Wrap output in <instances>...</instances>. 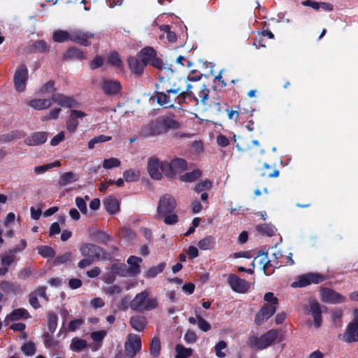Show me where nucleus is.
Returning <instances> with one entry per match:
<instances>
[{
    "label": "nucleus",
    "mask_w": 358,
    "mask_h": 358,
    "mask_svg": "<svg viewBox=\"0 0 358 358\" xmlns=\"http://www.w3.org/2000/svg\"><path fill=\"white\" fill-rule=\"evenodd\" d=\"M180 124L166 115L159 116L141 127L139 136L143 138L159 136L166 134L170 129H178Z\"/></svg>",
    "instance_id": "f257e3e1"
},
{
    "label": "nucleus",
    "mask_w": 358,
    "mask_h": 358,
    "mask_svg": "<svg viewBox=\"0 0 358 358\" xmlns=\"http://www.w3.org/2000/svg\"><path fill=\"white\" fill-rule=\"evenodd\" d=\"M268 303L264 305L255 316V322L260 325L271 317L276 310L278 299L273 296V292H266L264 296Z\"/></svg>",
    "instance_id": "f03ea898"
},
{
    "label": "nucleus",
    "mask_w": 358,
    "mask_h": 358,
    "mask_svg": "<svg viewBox=\"0 0 358 358\" xmlns=\"http://www.w3.org/2000/svg\"><path fill=\"white\" fill-rule=\"evenodd\" d=\"M187 169V162L185 159L175 157L170 162L162 161L161 171L163 174L170 179L176 178L178 173H180Z\"/></svg>",
    "instance_id": "7ed1b4c3"
},
{
    "label": "nucleus",
    "mask_w": 358,
    "mask_h": 358,
    "mask_svg": "<svg viewBox=\"0 0 358 358\" xmlns=\"http://www.w3.org/2000/svg\"><path fill=\"white\" fill-rule=\"evenodd\" d=\"M157 102L162 106L166 108H174V102L181 106L182 103H187V92H180L173 99L171 95L166 94L164 92L155 91Z\"/></svg>",
    "instance_id": "20e7f679"
},
{
    "label": "nucleus",
    "mask_w": 358,
    "mask_h": 358,
    "mask_svg": "<svg viewBox=\"0 0 358 358\" xmlns=\"http://www.w3.org/2000/svg\"><path fill=\"white\" fill-rule=\"evenodd\" d=\"M327 279L326 275L320 273L308 272L297 277L296 280L291 284L293 288H302L312 284H319Z\"/></svg>",
    "instance_id": "39448f33"
},
{
    "label": "nucleus",
    "mask_w": 358,
    "mask_h": 358,
    "mask_svg": "<svg viewBox=\"0 0 358 358\" xmlns=\"http://www.w3.org/2000/svg\"><path fill=\"white\" fill-rule=\"evenodd\" d=\"M157 306V299L149 298L147 292L138 293L130 303L131 309L141 312L150 310L155 308Z\"/></svg>",
    "instance_id": "423d86ee"
},
{
    "label": "nucleus",
    "mask_w": 358,
    "mask_h": 358,
    "mask_svg": "<svg viewBox=\"0 0 358 358\" xmlns=\"http://www.w3.org/2000/svg\"><path fill=\"white\" fill-rule=\"evenodd\" d=\"M303 309L306 314L313 317L314 327L317 329L320 327L322 323V314L326 312L327 308L320 306L315 299H310L308 303L303 306Z\"/></svg>",
    "instance_id": "0eeeda50"
},
{
    "label": "nucleus",
    "mask_w": 358,
    "mask_h": 358,
    "mask_svg": "<svg viewBox=\"0 0 358 358\" xmlns=\"http://www.w3.org/2000/svg\"><path fill=\"white\" fill-rule=\"evenodd\" d=\"M278 332L271 329L259 338L252 336L249 338V344L252 347H256L259 350H263L270 346L277 338Z\"/></svg>",
    "instance_id": "6e6552de"
},
{
    "label": "nucleus",
    "mask_w": 358,
    "mask_h": 358,
    "mask_svg": "<svg viewBox=\"0 0 358 358\" xmlns=\"http://www.w3.org/2000/svg\"><path fill=\"white\" fill-rule=\"evenodd\" d=\"M100 87L103 94L108 96H115L122 93V84L116 79L103 78L101 80Z\"/></svg>",
    "instance_id": "1a4fd4ad"
},
{
    "label": "nucleus",
    "mask_w": 358,
    "mask_h": 358,
    "mask_svg": "<svg viewBox=\"0 0 358 358\" xmlns=\"http://www.w3.org/2000/svg\"><path fill=\"white\" fill-rule=\"evenodd\" d=\"M176 201L171 194H166L162 196L158 201L157 215L164 216L174 212L176 208Z\"/></svg>",
    "instance_id": "9d476101"
},
{
    "label": "nucleus",
    "mask_w": 358,
    "mask_h": 358,
    "mask_svg": "<svg viewBox=\"0 0 358 358\" xmlns=\"http://www.w3.org/2000/svg\"><path fill=\"white\" fill-rule=\"evenodd\" d=\"M141 349V340L138 335L129 334L124 343V353L129 358H133Z\"/></svg>",
    "instance_id": "9b49d317"
},
{
    "label": "nucleus",
    "mask_w": 358,
    "mask_h": 358,
    "mask_svg": "<svg viewBox=\"0 0 358 358\" xmlns=\"http://www.w3.org/2000/svg\"><path fill=\"white\" fill-rule=\"evenodd\" d=\"M94 38V34L80 29H70V41L83 46H90V39Z\"/></svg>",
    "instance_id": "f8f14e48"
},
{
    "label": "nucleus",
    "mask_w": 358,
    "mask_h": 358,
    "mask_svg": "<svg viewBox=\"0 0 358 358\" xmlns=\"http://www.w3.org/2000/svg\"><path fill=\"white\" fill-rule=\"evenodd\" d=\"M28 76V69L25 64H22L16 69L13 78L15 88L18 92L25 90Z\"/></svg>",
    "instance_id": "ddd939ff"
},
{
    "label": "nucleus",
    "mask_w": 358,
    "mask_h": 358,
    "mask_svg": "<svg viewBox=\"0 0 358 358\" xmlns=\"http://www.w3.org/2000/svg\"><path fill=\"white\" fill-rule=\"evenodd\" d=\"M353 320L350 322L343 335V340L347 343L358 341V310L353 311Z\"/></svg>",
    "instance_id": "4468645a"
},
{
    "label": "nucleus",
    "mask_w": 358,
    "mask_h": 358,
    "mask_svg": "<svg viewBox=\"0 0 358 358\" xmlns=\"http://www.w3.org/2000/svg\"><path fill=\"white\" fill-rule=\"evenodd\" d=\"M80 251L84 257L95 261L100 259L103 250L101 247L92 243H84L80 247Z\"/></svg>",
    "instance_id": "2eb2a0df"
},
{
    "label": "nucleus",
    "mask_w": 358,
    "mask_h": 358,
    "mask_svg": "<svg viewBox=\"0 0 358 358\" xmlns=\"http://www.w3.org/2000/svg\"><path fill=\"white\" fill-rule=\"evenodd\" d=\"M157 90H162V92H164L166 94L170 95L173 94L176 95L180 92L182 91V87L176 83L171 85V87H167V79L165 76H159V83L156 84Z\"/></svg>",
    "instance_id": "dca6fc26"
},
{
    "label": "nucleus",
    "mask_w": 358,
    "mask_h": 358,
    "mask_svg": "<svg viewBox=\"0 0 358 358\" xmlns=\"http://www.w3.org/2000/svg\"><path fill=\"white\" fill-rule=\"evenodd\" d=\"M162 162L157 157H151L148 160V172L150 176L154 180H161L162 178V172L161 173L159 169H161Z\"/></svg>",
    "instance_id": "f3484780"
},
{
    "label": "nucleus",
    "mask_w": 358,
    "mask_h": 358,
    "mask_svg": "<svg viewBox=\"0 0 358 358\" xmlns=\"http://www.w3.org/2000/svg\"><path fill=\"white\" fill-rule=\"evenodd\" d=\"M52 101L66 108H71L78 106V102L72 96L60 93H54L52 95Z\"/></svg>",
    "instance_id": "a211bd4d"
},
{
    "label": "nucleus",
    "mask_w": 358,
    "mask_h": 358,
    "mask_svg": "<svg viewBox=\"0 0 358 358\" xmlns=\"http://www.w3.org/2000/svg\"><path fill=\"white\" fill-rule=\"evenodd\" d=\"M227 282L233 291H248L249 289V283L235 274L229 275Z\"/></svg>",
    "instance_id": "6ab92c4d"
},
{
    "label": "nucleus",
    "mask_w": 358,
    "mask_h": 358,
    "mask_svg": "<svg viewBox=\"0 0 358 358\" xmlns=\"http://www.w3.org/2000/svg\"><path fill=\"white\" fill-rule=\"evenodd\" d=\"M87 114L81 110H71V114L66 120V129L70 133H73L77 129L79 122L78 118L85 117Z\"/></svg>",
    "instance_id": "aec40b11"
},
{
    "label": "nucleus",
    "mask_w": 358,
    "mask_h": 358,
    "mask_svg": "<svg viewBox=\"0 0 358 358\" xmlns=\"http://www.w3.org/2000/svg\"><path fill=\"white\" fill-rule=\"evenodd\" d=\"M48 133L45 131H36L31 134L24 140V143L29 146H37L46 142Z\"/></svg>",
    "instance_id": "412c9836"
},
{
    "label": "nucleus",
    "mask_w": 358,
    "mask_h": 358,
    "mask_svg": "<svg viewBox=\"0 0 358 358\" xmlns=\"http://www.w3.org/2000/svg\"><path fill=\"white\" fill-rule=\"evenodd\" d=\"M128 65L130 71L137 77H140L146 66L142 61L136 57H130L128 59Z\"/></svg>",
    "instance_id": "4be33fe9"
},
{
    "label": "nucleus",
    "mask_w": 358,
    "mask_h": 358,
    "mask_svg": "<svg viewBox=\"0 0 358 358\" xmlns=\"http://www.w3.org/2000/svg\"><path fill=\"white\" fill-rule=\"evenodd\" d=\"M29 301L30 305L37 309L48 302V296L46 292H31L29 294Z\"/></svg>",
    "instance_id": "5701e85b"
},
{
    "label": "nucleus",
    "mask_w": 358,
    "mask_h": 358,
    "mask_svg": "<svg viewBox=\"0 0 358 358\" xmlns=\"http://www.w3.org/2000/svg\"><path fill=\"white\" fill-rule=\"evenodd\" d=\"M142 261L141 257L134 255L130 256L127 259V263L129 265L128 268L130 272V277H136L141 273L140 263Z\"/></svg>",
    "instance_id": "b1692460"
},
{
    "label": "nucleus",
    "mask_w": 358,
    "mask_h": 358,
    "mask_svg": "<svg viewBox=\"0 0 358 358\" xmlns=\"http://www.w3.org/2000/svg\"><path fill=\"white\" fill-rule=\"evenodd\" d=\"M156 54L157 52L153 48L147 46L141 50L137 54V57L147 66L150 64L152 59L156 56Z\"/></svg>",
    "instance_id": "393cba45"
},
{
    "label": "nucleus",
    "mask_w": 358,
    "mask_h": 358,
    "mask_svg": "<svg viewBox=\"0 0 358 358\" xmlns=\"http://www.w3.org/2000/svg\"><path fill=\"white\" fill-rule=\"evenodd\" d=\"M85 59V52L76 47H70L63 55L64 60H70V59L83 60Z\"/></svg>",
    "instance_id": "a878e982"
},
{
    "label": "nucleus",
    "mask_w": 358,
    "mask_h": 358,
    "mask_svg": "<svg viewBox=\"0 0 358 358\" xmlns=\"http://www.w3.org/2000/svg\"><path fill=\"white\" fill-rule=\"evenodd\" d=\"M103 204L106 210L110 215L117 213L120 210V202L115 196H109L107 197L105 199Z\"/></svg>",
    "instance_id": "bb28decb"
},
{
    "label": "nucleus",
    "mask_w": 358,
    "mask_h": 358,
    "mask_svg": "<svg viewBox=\"0 0 358 358\" xmlns=\"http://www.w3.org/2000/svg\"><path fill=\"white\" fill-rule=\"evenodd\" d=\"M321 299L327 303H340L344 301V296L338 292H322Z\"/></svg>",
    "instance_id": "cd10ccee"
},
{
    "label": "nucleus",
    "mask_w": 358,
    "mask_h": 358,
    "mask_svg": "<svg viewBox=\"0 0 358 358\" xmlns=\"http://www.w3.org/2000/svg\"><path fill=\"white\" fill-rule=\"evenodd\" d=\"M129 322L134 330L137 331H142L146 326L147 320L143 316L135 315L130 318Z\"/></svg>",
    "instance_id": "c85d7f7f"
},
{
    "label": "nucleus",
    "mask_w": 358,
    "mask_h": 358,
    "mask_svg": "<svg viewBox=\"0 0 358 358\" xmlns=\"http://www.w3.org/2000/svg\"><path fill=\"white\" fill-rule=\"evenodd\" d=\"M29 51L31 53H45L49 51V46L43 40H38L29 45Z\"/></svg>",
    "instance_id": "c756f323"
},
{
    "label": "nucleus",
    "mask_w": 358,
    "mask_h": 358,
    "mask_svg": "<svg viewBox=\"0 0 358 358\" xmlns=\"http://www.w3.org/2000/svg\"><path fill=\"white\" fill-rule=\"evenodd\" d=\"M52 105L51 99H35L29 101V106L36 110H43L49 108Z\"/></svg>",
    "instance_id": "7c9ffc66"
},
{
    "label": "nucleus",
    "mask_w": 358,
    "mask_h": 358,
    "mask_svg": "<svg viewBox=\"0 0 358 358\" xmlns=\"http://www.w3.org/2000/svg\"><path fill=\"white\" fill-rule=\"evenodd\" d=\"M77 180H78V176L73 172L69 171L61 175L58 183L59 186L64 187Z\"/></svg>",
    "instance_id": "2f4dec72"
},
{
    "label": "nucleus",
    "mask_w": 358,
    "mask_h": 358,
    "mask_svg": "<svg viewBox=\"0 0 358 358\" xmlns=\"http://www.w3.org/2000/svg\"><path fill=\"white\" fill-rule=\"evenodd\" d=\"M111 269L114 271L115 275L130 277V272L129 271L128 266L122 263H114L111 266Z\"/></svg>",
    "instance_id": "473e14b6"
},
{
    "label": "nucleus",
    "mask_w": 358,
    "mask_h": 358,
    "mask_svg": "<svg viewBox=\"0 0 358 358\" xmlns=\"http://www.w3.org/2000/svg\"><path fill=\"white\" fill-rule=\"evenodd\" d=\"M202 175L200 169H196L191 172L185 173L180 177V180L182 182H191L199 178Z\"/></svg>",
    "instance_id": "72a5a7b5"
},
{
    "label": "nucleus",
    "mask_w": 358,
    "mask_h": 358,
    "mask_svg": "<svg viewBox=\"0 0 358 358\" xmlns=\"http://www.w3.org/2000/svg\"><path fill=\"white\" fill-rule=\"evenodd\" d=\"M260 176L263 178H276L279 176V171L272 169V167L267 163H264L260 169Z\"/></svg>",
    "instance_id": "f704fd0d"
},
{
    "label": "nucleus",
    "mask_w": 358,
    "mask_h": 358,
    "mask_svg": "<svg viewBox=\"0 0 358 358\" xmlns=\"http://www.w3.org/2000/svg\"><path fill=\"white\" fill-rule=\"evenodd\" d=\"M52 39L57 43H64L70 41V29L66 30H57L53 33Z\"/></svg>",
    "instance_id": "c9c22d12"
},
{
    "label": "nucleus",
    "mask_w": 358,
    "mask_h": 358,
    "mask_svg": "<svg viewBox=\"0 0 358 358\" xmlns=\"http://www.w3.org/2000/svg\"><path fill=\"white\" fill-rule=\"evenodd\" d=\"M256 229L261 235L267 236L269 237L273 236L276 231V229L274 226L266 224L257 225Z\"/></svg>",
    "instance_id": "e433bc0d"
},
{
    "label": "nucleus",
    "mask_w": 358,
    "mask_h": 358,
    "mask_svg": "<svg viewBox=\"0 0 358 358\" xmlns=\"http://www.w3.org/2000/svg\"><path fill=\"white\" fill-rule=\"evenodd\" d=\"M161 343L158 337L155 336L151 341L150 353L152 358H157L160 355Z\"/></svg>",
    "instance_id": "4c0bfd02"
},
{
    "label": "nucleus",
    "mask_w": 358,
    "mask_h": 358,
    "mask_svg": "<svg viewBox=\"0 0 358 358\" xmlns=\"http://www.w3.org/2000/svg\"><path fill=\"white\" fill-rule=\"evenodd\" d=\"M140 171L132 169H127L123 173L124 179L127 182H136L140 179Z\"/></svg>",
    "instance_id": "58836bf2"
},
{
    "label": "nucleus",
    "mask_w": 358,
    "mask_h": 358,
    "mask_svg": "<svg viewBox=\"0 0 358 358\" xmlns=\"http://www.w3.org/2000/svg\"><path fill=\"white\" fill-rule=\"evenodd\" d=\"M165 266L166 264L164 262H161L157 266H152L147 270L145 276L148 278H154L162 273L165 268Z\"/></svg>",
    "instance_id": "ea45409f"
},
{
    "label": "nucleus",
    "mask_w": 358,
    "mask_h": 358,
    "mask_svg": "<svg viewBox=\"0 0 358 358\" xmlns=\"http://www.w3.org/2000/svg\"><path fill=\"white\" fill-rule=\"evenodd\" d=\"M213 182L208 179L201 180L196 183L194 187V191L198 194L205 192L212 188Z\"/></svg>",
    "instance_id": "a19ab883"
},
{
    "label": "nucleus",
    "mask_w": 358,
    "mask_h": 358,
    "mask_svg": "<svg viewBox=\"0 0 358 358\" xmlns=\"http://www.w3.org/2000/svg\"><path fill=\"white\" fill-rule=\"evenodd\" d=\"M29 317V313L24 308H17L13 310L8 316L10 320H17L22 318H28Z\"/></svg>",
    "instance_id": "79ce46f5"
},
{
    "label": "nucleus",
    "mask_w": 358,
    "mask_h": 358,
    "mask_svg": "<svg viewBox=\"0 0 358 358\" xmlns=\"http://www.w3.org/2000/svg\"><path fill=\"white\" fill-rule=\"evenodd\" d=\"M61 166V162L59 161H55V162L46 164L42 166H35L34 169V173L37 175L42 174L45 171H48L50 169L54 167H59Z\"/></svg>",
    "instance_id": "37998d69"
},
{
    "label": "nucleus",
    "mask_w": 358,
    "mask_h": 358,
    "mask_svg": "<svg viewBox=\"0 0 358 358\" xmlns=\"http://www.w3.org/2000/svg\"><path fill=\"white\" fill-rule=\"evenodd\" d=\"M214 245L215 239L212 236H208L198 243V247L203 250L211 249Z\"/></svg>",
    "instance_id": "c03bdc74"
},
{
    "label": "nucleus",
    "mask_w": 358,
    "mask_h": 358,
    "mask_svg": "<svg viewBox=\"0 0 358 358\" xmlns=\"http://www.w3.org/2000/svg\"><path fill=\"white\" fill-rule=\"evenodd\" d=\"M176 358H188L192 354L191 348H187L181 344H178L176 347Z\"/></svg>",
    "instance_id": "a18cd8bd"
},
{
    "label": "nucleus",
    "mask_w": 358,
    "mask_h": 358,
    "mask_svg": "<svg viewBox=\"0 0 358 358\" xmlns=\"http://www.w3.org/2000/svg\"><path fill=\"white\" fill-rule=\"evenodd\" d=\"M87 346L86 341L83 339L73 338L71 341L70 348L74 352H80L84 350Z\"/></svg>",
    "instance_id": "49530a36"
},
{
    "label": "nucleus",
    "mask_w": 358,
    "mask_h": 358,
    "mask_svg": "<svg viewBox=\"0 0 358 358\" xmlns=\"http://www.w3.org/2000/svg\"><path fill=\"white\" fill-rule=\"evenodd\" d=\"M160 29L166 34V38L170 43H176L177 41V35L175 31L171 30V27L168 24H164L160 27Z\"/></svg>",
    "instance_id": "de8ad7c7"
},
{
    "label": "nucleus",
    "mask_w": 358,
    "mask_h": 358,
    "mask_svg": "<svg viewBox=\"0 0 358 358\" xmlns=\"http://www.w3.org/2000/svg\"><path fill=\"white\" fill-rule=\"evenodd\" d=\"M209 92L210 90L206 87L205 85H203L200 88L199 96L200 103L203 106H207L208 105V100L209 98Z\"/></svg>",
    "instance_id": "09e8293b"
},
{
    "label": "nucleus",
    "mask_w": 358,
    "mask_h": 358,
    "mask_svg": "<svg viewBox=\"0 0 358 358\" xmlns=\"http://www.w3.org/2000/svg\"><path fill=\"white\" fill-rule=\"evenodd\" d=\"M121 164V162L115 157L109 159H105L103 161V167L106 169H110L115 167H119Z\"/></svg>",
    "instance_id": "8fccbe9b"
},
{
    "label": "nucleus",
    "mask_w": 358,
    "mask_h": 358,
    "mask_svg": "<svg viewBox=\"0 0 358 358\" xmlns=\"http://www.w3.org/2000/svg\"><path fill=\"white\" fill-rule=\"evenodd\" d=\"M38 252L43 257H53L55 255V250L50 246L43 245L38 248Z\"/></svg>",
    "instance_id": "3c124183"
},
{
    "label": "nucleus",
    "mask_w": 358,
    "mask_h": 358,
    "mask_svg": "<svg viewBox=\"0 0 358 358\" xmlns=\"http://www.w3.org/2000/svg\"><path fill=\"white\" fill-rule=\"evenodd\" d=\"M55 82L53 80H49L40 89V94H50L55 92Z\"/></svg>",
    "instance_id": "603ef678"
},
{
    "label": "nucleus",
    "mask_w": 358,
    "mask_h": 358,
    "mask_svg": "<svg viewBox=\"0 0 358 358\" xmlns=\"http://www.w3.org/2000/svg\"><path fill=\"white\" fill-rule=\"evenodd\" d=\"M14 255L2 254L1 255V262L3 267H7L14 262L15 260Z\"/></svg>",
    "instance_id": "864d4df0"
},
{
    "label": "nucleus",
    "mask_w": 358,
    "mask_h": 358,
    "mask_svg": "<svg viewBox=\"0 0 358 358\" xmlns=\"http://www.w3.org/2000/svg\"><path fill=\"white\" fill-rule=\"evenodd\" d=\"M57 327V317L54 313L48 315V329L51 333L55 332Z\"/></svg>",
    "instance_id": "5fc2aeb1"
},
{
    "label": "nucleus",
    "mask_w": 358,
    "mask_h": 358,
    "mask_svg": "<svg viewBox=\"0 0 358 358\" xmlns=\"http://www.w3.org/2000/svg\"><path fill=\"white\" fill-rule=\"evenodd\" d=\"M227 343L224 341H220L215 346V354L219 358H224L225 353L222 352V350L227 348Z\"/></svg>",
    "instance_id": "6e6d98bb"
},
{
    "label": "nucleus",
    "mask_w": 358,
    "mask_h": 358,
    "mask_svg": "<svg viewBox=\"0 0 358 358\" xmlns=\"http://www.w3.org/2000/svg\"><path fill=\"white\" fill-rule=\"evenodd\" d=\"M159 217H163L164 222L168 225L175 224L178 222V217L174 213L167 214L166 215H164V216H159Z\"/></svg>",
    "instance_id": "4d7b16f0"
},
{
    "label": "nucleus",
    "mask_w": 358,
    "mask_h": 358,
    "mask_svg": "<svg viewBox=\"0 0 358 358\" xmlns=\"http://www.w3.org/2000/svg\"><path fill=\"white\" fill-rule=\"evenodd\" d=\"M108 61L113 66H117V67H122V62L120 59L118 53H117V52L112 53L108 57Z\"/></svg>",
    "instance_id": "13d9d810"
},
{
    "label": "nucleus",
    "mask_w": 358,
    "mask_h": 358,
    "mask_svg": "<svg viewBox=\"0 0 358 358\" xmlns=\"http://www.w3.org/2000/svg\"><path fill=\"white\" fill-rule=\"evenodd\" d=\"M71 258V253L70 252H66L63 255L57 256L54 260V264L55 265L62 264L67 262L68 261H70Z\"/></svg>",
    "instance_id": "bf43d9fd"
},
{
    "label": "nucleus",
    "mask_w": 358,
    "mask_h": 358,
    "mask_svg": "<svg viewBox=\"0 0 358 358\" xmlns=\"http://www.w3.org/2000/svg\"><path fill=\"white\" fill-rule=\"evenodd\" d=\"M76 205L78 207V208L80 210V211L84 214L86 215L87 213V208L86 201L84 199L80 196H77L75 200Z\"/></svg>",
    "instance_id": "052dcab7"
},
{
    "label": "nucleus",
    "mask_w": 358,
    "mask_h": 358,
    "mask_svg": "<svg viewBox=\"0 0 358 358\" xmlns=\"http://www.w3.org/2000/svg\"><path fill=\"white\" fill-rule=\"evenodd\" d=\"M197 324L198 327L203 331H208L210 329L211 326L206 320L201 316L197 315Z\"/></svg>",
    "instance_id": "680f3d73"
},
{
    "label": "nucleus",
    "mask_w": 358,
    "mask_h": 358,
    "mask_svg": "<svg viewBox=\"0 0 358 358\" xmlns=\"http://www.w3.org/2000/svg\"><path fill=\"white\" fill-rule=\"evenodd\" d=\"M22 351L27 356H31L36 352V347L33 343H25L22 347Z\"/></svg>",
    "instance_id": "e2e57ef3"
},
{
    "label": "nucleus",
    "mask_w": 358,
    "mask_h": 358,
    "mask_svg": "<svg viewBox=\"0 0 358 358\" xmlns=\"http://www.w3.org/2000/svg\"><path fill=\"white\" fill-rule=\"evenodd\" d=\"M116 275L114 273V271L110 268V271H106L103 275H102V280L108 283L111 284L113 283L115 280Z\"/></svg>",
    "instance_id": "0e129e2a"
},
{
    "label": "nucleus",
    "mask_w": 358,
    "mask_h": 358,
    "mask_svg": "<svg viewBox=\"0 0 358 358\" xmlns=\"http://www.w3.org/2000/svg\"><path fill=\"white\" fill-rule=\"evenodd\" d=\"M103 62H104L103 59L101 56L96 55L94 58V59L90 62V67L92 70L96 69L102 66L103 64Z\"/></svg>",
    "instance_id": "69168bd1"
},
{
    "label": "nucleus",
    "mask_w": 358,
    "mask_h": 358,
    "mask_svg": "<svg viewBox=\"0 0 358 358\" xmlns=\"http://www.w3.org/2000/svg\"><path fill=\"white\" fill-rule=\"evenodd\" d=\"M197 339L196 334L194 331L188 330L184 336V340L187 343H194Z\"/></svg>",
    "instance_id": "338daca9"
},
{
    "label": "nucleus",
    "mask_w": 358,
    "mask_h": 358,
    "mask_svg": "<svg viewBox=\"0 0 358 358\" xmlns=\"http://www.w3.org/2000/svg\"><path fill=\"white\" fill-rule=\"evenodd\" d=\"M106 331L101 330L94 331L91 334V338L96 342H100L103 340V338L106 336Z\"/></svg>",
    "instance_id": "774afa93"
}]
</instances>
